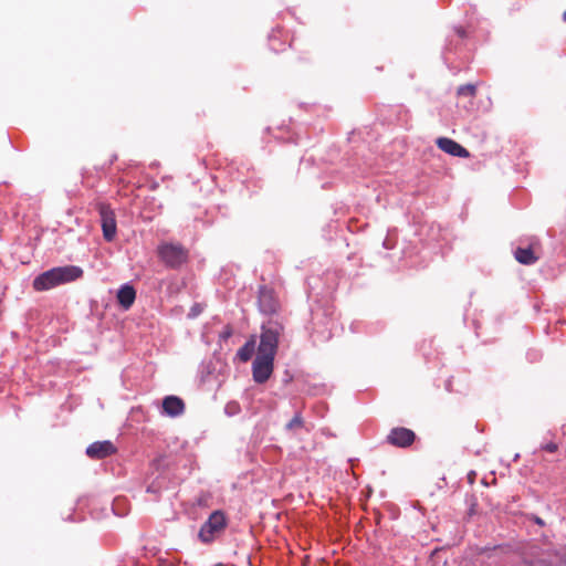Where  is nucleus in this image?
Wrapping results in <instances>:
<instances>
[{"instance_id":"1","label":"nucleus","mask_w":566,"mask_h":566,"mask_svg":"<svg viewBox=\"0 0 566 566\" xmlns=\"http://www.w3.org/2000/svg\"><path fill=\"white\" fill-rule=\"evenodd\" d=\"M83 270L76 265H64L50 269L39 274L32 282L36 292H44L82 277Z\"/></svg>"},{"instance_id":"2","label":"nucleus","mask_w":566,"mask_h":566,"mask_svg":"<svg viewBox=\"0 0 566 566\" xmlns=\"http://www.w3.org/2000/svg\"><path fill=\"white\" fill-rule=\"evenodd\" d=\"M285 321L283 317H270L261 326L258 354L275 357L280 338L284 335Z\"/></svg>"},{"instance_id":"3","label":"nucleus","mask_w":566,"mask_h":566,"mask_svg":"<svg viewBox=\"0 0 566 566\" xmlns=\"http://www.w3.org/2000/svg\"><path fill=\"white\" fill-rule=\"evenodd\" d=\"M227 524L228 521L222 511L212 512L199 531V539L206 544L212 543L224 532Z\"/></svg>"},{"instance_id":"4","label":"nucleus","mask_w":566,"mask_h":566,"mask_svg":"<svg viewBox=\"0 0 566 566\" xmlns=\"http://www.w3.org/2000/svg\"><path fill=\"white\" fill-rule=\"evenodd\" d=\"M157 251L161 262L171 269L180 268L187 263L189 256L188 250L180 243H163Z\"/></svg>"},{"instance_id":"5","label":"nucleus","mask_w":566,"mask_h":566,"mask_svg":"<svg viewBox=\"0 0 566 566\" xmlns=\"http://www.w3.org/2000/svg\"><path fill=\"white\" fill-rule=\"evenodd\" d=\"M258 304L263 314L269 315L270 317H281L279 315L281 305L272 289L260 286Z\"/></svg>"},{"instance_id":"6","label":"nucleus","mask_w":566,"mask_h":566,"mask_svg":"<svg viewBox=\"0 0 566 566\" xmlns=\"http://www.w3.org/2000/svg\"><path fill=\"white\" fill-rule=\"evenodd\" d=\"M274 358L275 357L256 354L252 364V375L255 382L264 384L269 380L274 369Z\"/></svg>"},{"instance_id":"7","label":"nucleus","mask_w":566,"mask_h":566,"mask_svg":"<svg viewBox=\"0 0 566 566\" xmlns=\"http://www.w3.org/2000/svg\"><path fill=\"white\" fill-rule=\"evenodd\" d=\"M97 208L101 217L103 237L107 242H111L114 240L117 230L115 213L111 207L105 203H98Z\"/></svg>"},{"instance_id":"8","label":"nucleus","mask_w":566,"mask_h":566,"mask_svg":"<svg viewBox=\"0 0 566 566\" xmlns=\"http://www.w3.org/2000/svg\"><path fill=\"white\" fill-rule=\"evenodd\" d=\"M415 432L405 427L392 428L386 437L389 444L398 448L410 447L415 442Z\"/></svg>"},{"instance_id":"9","label":"nucleus","mask_w":566,"mask_h":566,"mask_svg":"<svg viewBox=\"0 0 566 566\" xmlns=\"http://www.w3.org/2000/svg\"><path fill=\"white\" fill-rule=\"evenodd\" d=\"M116 452L115 446L108 441H96L86 448V454L93 460H102Z\"/></svg>"},{"instance_id":"10","label":"nucleus","mask_w":566,"mask_h":566,"mask_svg":"<svg viewBox=\"0 0 566 566\" xmlns=\"http://www.w3.org/2000/svg\"><path fill=\"white\" fill-rule=\"evenodd\" d=\"M436 144L440 150H442L451 156L460 157V158H469L470 157L469 150L451 138L439 137L436 140Z\"/></svg>"},{"instance_id":"11","label":"nucleus","mask_w":566,"mask_h":566,"mask_svg":"<svg viewBox=\"0 0 566 566\" xmlns=\"http://www.w3.org/2000/svg\"><path fill=\"white\" fill-rule=\"evenodd\" d=\"M163 410L169 417H178L185 411V403L177 396H167L163 400Z\"/></svg>"},{"instance_id":"12","label":"nucleus","mask_w":566,"mask_h":566,"mask_svg":"<svg viewBox=\"0 0 566 566\" xmlns=\"http://www.w3.org/2000/svg\"><path fill=\"white\" fill-rule=\"evenodd\" d=\"M136 298L135 289L132 285H123L117 293L118 303L125 308L128 310Z\"/></svg>"},{"instance_id":"13","label":"nucleus","mask_w":566,"mask_h":566,"mask_svg":"<svg viewBox=\"0 0 566 566\" xmlns=\"http://www.w3.org/2000/svg\"><path fill=\"white\" fill-rule=\"evenodd\" d=\"M514 256L517 262L525 265L534 264L538 256L535 255L532 248H517L514 252Z\"/></svg>"},{"instance_id":"14","label":"nucleus","mask_w":566,"mask_h":566,"mask_svg":"<svg viewBox=\"0 0 566 566\" xmlns=\"http://www.w3.org/2000/svg\"><path fill=\"white\" fill-rule=\"evenodd\" d=\"M255 336H251L249 340L245 342V344L239 348L237 356L239 359L243 363L249 361L254 352H255Z\"/></svg>"},{"instance_id":"15","label":"nucleus","mask_w":566,"mask_h":566,"mask_svg":"<svg viewBox=\"0 0 566 566\" xmlns=\"http://www.w3.org/2000/svg\"><path fill=\"white\" fill-rule=\"evenodd\" d=\"M459 97L474 98L476 95V86L474 84H464L458 87Z\"/></svg>"},{"instance_id":"16","label":"nucleus","mask_w":566,"mask_h":566,"mask_svg":"<svg viewBox=\"0 0 566 566\" xmlns=\"http://www.w3.org/2000/svg\"><path fill=\"white\" fill-rule=\"evenodd\" d=\"M303 427V418L300 413H296L287 423V429L302 428Z\"/></svg>"},{"instance_id":"17","label":"nucleus","mask_w":566,"mask_h":566,"mask_svg":"<svg viewBox=\"0 0 566 566\" xmlns=\"http://www.w3.org/2000/svg\"><path fill=\"white\" fill-rule=\"evenodd\" d=\"M515 566H548V565L543 560H531V562L522 560L518 564H516Z\"/></svg>"},{"instance_id":"18","label":"nucleus","mask_w":566,"mask_h":566,"mask_svg":"<svg viewBox=\"0 0 566 566\" xmlns=\"http://www.w3.org/2000/svg\"><path fill=\"white\" fill-rule=\"evenodd\" d=\"M542 448H543V450L551 452V453L556 452L558 450V446L555 442L546 443Z\"/></svg>"},{"instance_id":"19","label":"nucleus","mask_w":566,"mask_h":566,"mask_svg":"<svg viewBox=\"0 0 566 566\" xmlns=\"http://www.w3.org/2000/svg\"><path fill=\"white\" fill-rule=\"evenodd\" d=\"M231 335H232V328H231L230 326H227V327L224 328V331L222 332L221 337H222L223 339H227V338H229Z\"/></svg>"},{"instance_id":"20","label":"nucleus","mask_w":566,"mask_h":566,"mask_svg":"<svg viewBox=\"0 0 566 566\" xmlns=\"http://www.w3.org/2000/svg\"><path fill=\"white\" fill-rule=\"evenodd\" d=\"M457 32L460 36H464V31L462 29H458Z\"/></svg>"},{"instance_id":"21","label":"nucleus","mask_w":566,"mask_h":566,"mask_svg":"<svg viewBox=\"0 0 566 566\" xmlns=\"http://www.w3.org/2000/svg\"><path fill=\"white\" fill-rule=\"evenodd\" d=\"M563 20L566 22V10L563 13Z\"/></svg>"}]
</instances>
